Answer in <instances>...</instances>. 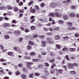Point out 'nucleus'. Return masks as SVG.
Masks as SVG:
<instances>
[{
	"label": "nucleus",
	"mask_w": 79,
	"mask_h": 79,
	"mask_svg": "<svg viewBox=\"0 0 79 79\" xmlns=\"http://www.w3.org/2000/svg\"><path fill=\"white\" fill-rule=\"evenodd\" d=\"M69 50L70 52H75L76 50V49L75 48H69Z\"/></svg>",
	"instance_id": "nucleus-11"
},
{
	"label": "nucleus",
	"mask_w": 79,
	"mask_h": 79,
	"mask_svg": "<svg viewBox=\"0 0 79 79\" xmlns=\"http://www.w3.org/2000/svg\"><path fill=\"white\" fill-rule=\"evenodd\" d=\"M12 23H14L15 24H16V20H12Z\"/></svg>",
	"instance_id": "nucleus-58"
},
{
	"label": "nucleus",
	"mask_w": 79,
	"mask_h": 79,
	"mask_svg": "<svg viewBox=\"0 0 79 79\" xmlns=\"http://www.w3.org/2000/svg\"><path fill=\"white\" fill-rule=\"evenodd\" d=\"M70 39L71 40H74L75 39V36H71L70 37Z\"/></svg>",
	"instance_id": "nucleus-57"
},
{
	"label": "nucleus",
	"mask_w": 79,
	"mask_h": 79,
	"mask_svg": "<svg viewBox=\"0 0 79 79\" xmlns=\"http://www.w3.org/2000/svg\"><path fill=\"white\" fill-rule=\"evenodd\" d=\"M25 31L26 32H28L29 31V30L27 29H25Z\"/></svg>",
	"instance_id": "nucleus-60"
},
{
	"label": "nucleus",
	"mask_w": 79,
	"mask_h": 79,
	"mask_svg": "<svg viewBox=\"0 0 79 79\" xmlns=\"http://www.w3.org/2000/svg\"><path fill=\"white\" fill-rule=\"evenodd\" d=\"M35 75L36 76H39L40 75V74L39 73H35Z\"/></svg>",
	"instance_id": "nucleus-55"
},
{
	"label": "nucleus",
	"mask_w": 79,
	"mask_h": 79,
	"mask_svg": "<svg viewBox=\"0 0 79 79\" xmlns=\"http://www.w3.org/2000/svg\"><path fill=\"white\" fill-rule=\"evenodd\" d=\"M41 77L42 79H47V77H45V76H41Z\"/></svg>",
	"instance_id": "nucleus-45"
},
{
	"label": "nucleus",
	"mask_w": 79,
	"mask_h": 79,
	"mask_svg": "<svg viewBox=\"0 0 79 79\" xmlns=\"http://www.w3.org/2000/svg\"><path fill=\"white\" fill-rule=\"evenodd\" d=\"M19 29H20L22 31H24V27H23V25H21L20 27H19Z\"/></svg>",
	"instance_id": "nucleus-25"
},
{
	"label": "nucleus",
	"mask_w": 79,
	"mask_h": 79,
	"mask_svg": "<svg viewBox=\"0 0 79 79\" xmlns=\"http://www.w3.org/2000/svg\"><path fill=\"white\" fill-rule=\"evenodd\" d=\"M4 38L5 39H10V36L8 35H6L4 36Z\"/></svg>",
	"instance_id": "nucleus-23"
},
{
	"label": "nucleus",
	"mask_w": 79,
	"mask_h": 79,
	"mask_svg": "<svg viewBox=\"0 0 79 79\" xmlns=\"http://www.w3.org/2000/svg\"><path fill=\"white\" fill-rule=\"evenodd\" d=\"M75 15V14L74 13H70L69 14V16L70 17H74Z\"/></svg>",
	"instance_id": "nucleus-19"
},
{
	"label": "nucleus",
	"mask_w": 79,
	"mask_h": 79,
	"mask_svg": "<svg viewBox=\"0 0 79 79\" xmlns=\"http://www.w3.org/2000/svg\"><path fill=\"white\" fill-rule=\"evenodd\" d=\"M15 74L16 76H18L20 74V72L19 71H17L16 72Z\"/></svg>",
	"instance_id": "nucleus-51"
},
{
	"label": "nucleus",
	"mask_w": 79,
	"mask_h": 79,
	"mask_svg": "<svg viewBox=\"0 0 79 79\" xmlns=\"http://www.w3.org/2000/svg\"><path fill=\"white\" fill-rule=\"evenodd\" d=\"M55 66H56V64L54 63H53L51 69H54Z\"/></svg>",
	"instance_id": "nucleus-34"
},
{
	"label": "nucleus",
	"mask_w": 79,
	"mask_h": 79,
	"mask_svg": "<svg viewBox=\"0 0 79 79\" xmlns=\"http://www.w3.org/2000/svg\"><path fill=\"white\" fill-rule=\"evenodd\" d=\"M10 26V24L8 23H5L4 24V26L5 27H8Z\"/></svg>",
	"instance_id": "nucleus-38"
},
{
	"label": "nucleus",
	"mask_w": 79,
	"mask_h": 79,
	"mask_svg": "<svg viewBox=\"0 0 79 79\" xmlns=\"http://www.w3.org/2000/svg\"><path fill=\"white\" fill-rule=\"evenodd\" d=\"M55 31H59V27H54L53 29Z\"/></svg>",
	"instance_id": "nucleus-35"
},
{
	"label": "nucleus",
	"mask_w": 79,
	"mask_h": 79,
	"mask_svg": "<svg viewBox=\"0 0 79 79\" xmlns=\"http://www.w3.org/2000/svg\"><path fill=\"white\" fill-rule=\"evenodd\" d=\"M26 64H27V68L29 69H32V68L31 65L33 64V62H26Z\"/></svg>",
	"instance_id": "nucleus-2"
},
{
	"label": "nucleus",
	"mask_w": 79,
	"mask_h": 79,
	"mask_svg": "<svg viewBox=\"0 0 79 79\" xmlns=\"http://www.w3.org/2000/svg\"><path fill=\"white\" fill-rule=\"evenodd\" d=\"M62 15H63V16L64 20H68V18H69V17H68V16L67 14H62Z\"/></svg>",
	"instance_id": "nucleus-8"
},
{
	"label": "nucleus",
	"mask_w": 79,
	"mask_h": 79,
	"mask_svg": "<svg viewBox=\"0 0 79 79\" xmlns=\"http://www.w3.org/2000/svg\"><path fill=\"white\" fill-rule=\"evenodd\" d=\"M14 10L15 11L17 12V11H18V8L16 7H14Z\"/></svg>",
	"instance_id": "nucleus-37"
},
{
	"label": "nucleus",
	"mask_w": 79,
	"mask_h": 79,
	"mask_svg": "<svg viewBox=\"0 0 79 79\" xmlns=\"http://www.w3.org/2000/svg\"><path fill=\"white\" fill-rule=\"evenodd\" d=\"M68 39H69V37L68 36H65L63 38V39H64V40H68Z\"/></svg>",
	"instance_id": "nucleus-31"
},
{
	"label": "nucleus",
	"mask_w": 79,
	"mask_h": 79,
	"mask_svg": "<svg viewBox=\"0 0 79 79\" xmlns=\"http://www.w3.org/2000/svg\"><path fill=\"white\" fill-rule=\"evenodd\" d=\"M38 69H42L44 68V65L42 64H40L38 66Z\"/></svg>",
	"instance_id": "nucleus-16"
},
{
	"label": "nucleus",
	"mask_w": 79,
	"mask_h": 79,
	"mask_svg": "<svg viewBox=\"0 0 79 79\" xmlns=\"http://www.w3.org/2000/svg\"><path fill=\"white\" fill-rule=\"evenodd\" d=\"M56 46L57 49H60L61 48V46L59 44H56Z\"/></svg>",
	"instance_id": "nucleus-36"
},
{
	"label": "nucleus",
	"mask_w": 79,
	"mask_h": 79,
	"mask_svg": "<svg viewBox=\"0 0 79 79\" xmlns=\"http://www.w3.org/2000/svg\"><path fill=\"white\" fill-rule=\"evenodd\" d=\"M63 11L60 10L58 9L55 10V15L56 17H61L63 14H62ZM62 14V15H61Z\"/></svg>",
	"instance_id": "nucleus-1"
},
{
	"label": "nucleus",
	"mask_w": 79,
	"mask_h": 79,
	"mask_svg": "<svg viewBox=\"0 0 79 79\" xmlns=\"http://www.w3.org/2000/svg\"><path fill=\"white\" fill-rule=\"evenodd\" d=\"M22 70H23V71H24V72H25V73H27V72H28V70L27 69H25L24 68H22Z\"/></svg>",
	"instance_id": "nucleus-30"
},
{
	"label": "nucleus",
	"mask_w": 79,
	"mask_h": 79,
	"mask_svg": "<svg viewBox=\"0 0 79 79\" xmlns=\"http://www.w3.org/2000/svg\"><path fill=\"white\" fill-rule=\"evenodd\" d=\"M27 48L28 49V50H31L32 48V47L31 46L29 45L27 47Z\"/></svg>",
	"instance_id": "nucleus-47"
},
{
	"label": "nucleus",
	"mask_w": 79,
	"mask_h": 79,
	"mask_svg": "<svg viewBox=\"0 0 79 79\" xmlns=\"http://www.w3.org/2000/svg\"><path fill=\"white\" fill-rule=\"evenodd\" d=\"M49 62L50 63H53L55 61V58H52V59L51 60H49Z\"/></svg>",
	"instance_id": "nucleus-42"
},
{
	"label": "nucleus",
	"mask_w": 79,
	"mask_h": 79,
	"mask_svg": "<svg viewBox=\"0 0 79 79\" xmlns=\"http://www.w3.org/2000/svg\"><path fill=\"white\" fill-rule=\"evenodd\" d=\"M39 37L41 39H44L45 38V35H40Z\"/></svg>",
	"instance_id": "nucleus-40"
},
{
	"label": "nucleus",
	"mask_w": 79,
	"mask_h": 79,
	"mask_svg": "<svg viewBox=\"0 0 79 79\" xmlns=\"http://www.w3.org/2000/svg\"><path fill=\"white\" fill-rule=\"evenodd\" d=\"M14 49L15 50V51L18 52L19 53H21L22 52V51L21 50V49L18 47H14Z\"/></svg>",
	"instance_id": "nucleus-4"
},
{
	"label": "nucleus",
	"mask_w": 79,
	"mask_h": 79,
	"mask_svg": "<svg viewBox=\"0 0 79 79\" xmlns=\"http://www.w3.org/2000/svg\"><path fill=\"white\" fill-rule=\"evenodd\" d=\"M70 73L71 74H73V75H75V74H77L76 72L74 71H70Z\"/></svg>",
	"instance_id": "nucleus-21"
},
{
	"label": "nucleus",
	"mask_w": 79,
	"mask_h": 79,
	"mask_svg": "<svg viewBox=\"0 0 79 79\" xmlns=\"http://www.w3.org/2000/svg\"><path fill=\"white\" fill-rule=\"evenodd\" d=\"M30 54L31 56H35V55H36V53H35V52H32L30 53Z\"/></svg>",
	"instance_id": "nucleus-27"
},
{
	"label": "nucleus",
	"mask_w": 79,
	"mask_h": 79,
	"mask_svg": "<svg viewBox=\"0 0 79 79\" xmlns=\"http://www.w3.org/2000/svg\"><path fill=\"white\" fill-rule=\"evenodd\" d=\"M43 72L45 73L46 74L45 75V76H48L49 74V72H48L47 70V68H45L43 70Z\"/></svg>",
	"instance_id": "nucleus-6"
},
{
	"label": "nucleus",
	"mask_w": 79,
	"mask_h": 79,
	"mask_svg": "<svg viewBox=\"0 0 79 79\" xmlns=\"http://www.w3.org/2000/svg\"><path fill=\"white\" fill-rule=\"evenodd\" d=\"M28 44H29V45H34V43H33V42H32L31 41H29Z\"/></svg>",
	"instance_id": "nucleus-28"
},
{
	"label": "nucleus",
	"mask_w": 79,
	"mask_h": 79,
	"mask_svg": "<svg viewBox=\"0 0 79 79\" xmlns=\"http://www.w3.org/2000/svg\"><path fill=\"white\" fill-rule=\"evenodd\" d=\"M51 71H50L51 74H53L54 73V71H55V69H51Z\"/></svg>",
	"instance_id": "nucleus-39"
},
{
	"label": "nucleus",
	"mask_w": 79,
	"mask_h": 79,
	"mask_svg": "<svg viewBox=\"0 0 79 79\" xmlns=\"http://www.w3.org/2000/svg\"><path fill=\"white\" fill-rule=\"evenodd\" d=\"M50 6L51 8H55L56 6V4L55 2H52L50 4Z\"/></svg>",
	"instance_id": "nucleus-7"
},
{
	"label": "nucleus",
	"mask_w": 79,
	"mask_h": 79,
	"mask_svg": "<svg viewBox=\"0 0 79 79\" xmlns=\"http://www.w3.org/2000/svg\"><path fill=\"white\" fill-rule=\"evenodd\" d=\"M65 58L66 59V60H69V58L68 56V55H66L65 56Z\"/></svg>",
	"instance_id": "nucleus-59"
},
{
	"label": "nucleus",
	"mask_w": 79,
	"mask_h": 79,
	"mask_svg": "<svg viewBox=\"0 0 79 79\" xmlns=\"http://www.w3.org/2000/svg\"><path fill=\"white\" fill-rule=\"evenodd\" d=\"M4 19V18H3V17H0V22L2 21H3V20Z\"/></svg>",
	"instance_id": "nucleus-62"
},
{
	"label": "nucleus",
	"mask_w": 79,
	"mask_h": 79,
	"mask_svg": "<svg viewBox=\"0 0 79 79\" xmlns=\"http://www.w3.org/2000/svg\"><path fill=\"white\" fill-rule=\"evenodd\" d=\"M43 29L45 31H48V29L46 27H44L43 28Z\"/></svg>",
	"instance_id": "nucleus-50"
},
{
	"label": "nucleus",
	"mask_w": 79,
	"mask_h": 79,
	"mask_svg": "<svg viewBox=\"0 0 79 79\" xmlns=\"http://www.w3.org/2000/svg\"><path fill=\"white\" fill-rule=\"evenodd\" d=\"M34 77V73H31L30 74V75H29V77L30 78H33Z\"/></svg>",
	"instance_id": "nucleus-24"
},
{
	"label": "nucleus",
	"mask_w": 79,
	"mask_h": 79,
	"mask_svg": "<svg viewBox=\"0 0 79 79\" xmlns=\"http://www.w3.org/2000/svg\"><path fill=\"white\" fill-rule=\"evenodd\" d=\"M73 65L74 66H76V67H77V66H78V64H77L75 63L73 64Z\"/></svg>",
	"instance_id": "nucleus-48"
},
{
	"label": "nucleus",
	"mask_w": 79,
	"mask_h": 79,
	"mask_svg": "<svg viewBox=\"0 0 79 79\" xmlns=\"http://www.w3.org/2000/svg\"><path fill=\"white\" fill-rule=\"evenodd\" d=\"M72 24L71 22H69L67 23V25L68 26H71Z\"/></svg>",
	"instance_id": "nucleus-33"
},
{
	"label": "nucleus",
	"mask_w": 79,
	"mask_h": 79,
	"mask_svg": "<svg viewBox=\"0 0 79 79\" xmlns=\"http://www.w3.org/2000/svg\"><path fill=\"white\" fill-rule=\"evenodd\" d=\"M23 5V2L22 1H21L19 4V6H22Z\"/></svg>",
	"instance_id": "nucleus-63"
},
{
	"label": "nucleus",
	"mask_w": 79,
	"mask_h": 79,
	"mask_svg": "<svg viewBox=\"0 0 79 79\" xmlns=\"http://www.w3.org/2000/svg\"><path fill=\"white\" fill-rule=\"evenodd\" d=\"M49 16H52V17H55V13H54L51 12L48 14Z\"/></svg>",
	"instance_id": "nucleus-14"
},
{
	"label": "nucleus",
	"mask_w": 79,
	"mask_h": 79,
	"mask_svg": "<svg viewBox=\"0 0 79 79\" xmlns=\"http://www.w3.org/2000/svg\"><path fill=\"white\" fill-rule=\"evenodd\" d=\"M20 77H22V79H26L27 78V76L25 74H21L20 75Z\"/></svg>",
	"instance_id": "nucleus-10"
},
{
	"label": "nucleus",
	"mask_w": 79,
	"mask_h": 79,
	"mask_svg": "<svg viewBox=\"0 0 79 79\" xmlns=\"http://www.w3.org/2000/svg\"><path fill=\"white\" fill-rule=\"evenodd\" d=\"M39 20L41 22H44V23H47L48 21V19H39Z\"/></svg>",
	"instance_id": "nucleus-9"
},
{
	"label": "nucleus",
	"mask_w": 79,
	"mask_h": 79,
	"mask_svg": "<svg viewBox=\"0 0 79 79\" xmlns=\"http://www.w3.org/2000/svg\"><path fill=\"white\" fill-rule=\"evenodd\" d=\"M35 18V16H31L30 17L31 19H33L31 20V23H33V22H34V21H35V18Z\"/></svg>",
	"instance_id": "nucleus-12"
},
{
	"label": "nucleus",
	"mask_w": 79,
	"mask_h": 79,
	"mask_svg": "<svg viewBox=\"0 0 79 79\" xmlns=\"http://www.w3.org/2000/svg\"><path fill=\"white\" fill-rule=\"evenodd\" d=\"M38 37V35L37 34H35L33 35V38H36V37Z\"/></svg>",
	"instance_id": "nucleus-53"
},
{
	"label": "nucleus",
	"mask_w": 79,
	"mask_h": 79,
	"mask_svg": "<svg viewBox=\"0 0 79 79\" xmlns=\"http://www.w3.org/2000/svg\"><path fill=\"white\" fill-rule=\"evenodd\" d=\"M35 9H36V10H39V6L37 5L35 6Z\"/></svg>",
	"instance_id": "nucleus-61"
},
{
	"label": "nucleus",
	"mask_w": 79,
	"mask_h": 79,
	"mask_svg": "<svg viewBox=\"0 0 79 79\" xmlns=\"http://www.w3.org/2000/svg\"><path fill=\"white\" fill-rule=\"evenodd\" d=\"M7 8L8 10H12L13 9V7L10 5H8L7 6Z\"/></svg>",
	"instance_id": "nucleus-29"
},
{
	"label": "nucleus",
	"mask_w": 79,
	"mask_h": 79,
	"mask_svg": "<svg viewBox=\"0 0 79 79\" xmlns=\"http://www.w3.org/2000/svg\"><path fill=\"white\" fill-rule=\"evenodd\" d=\"M58 23L60 24H64V21L62 20H59L58 21Z\"/></svg>",
	"instance_id": "nucleus-20"
},
{
	"label": "nucleus",
	"mask_w": 79,
	"mask_h": 79,
	"mask_svg": "<svg viewBox=\"0 0 79 79\" xmlns=\"http://www.w3.org/2000/svg\"><path fill=\"white\" fill-rule=\"evenodd\" d=\"M46 40L49 44H54V41H53V38L48 37L47 38Z\"/></svg>",
	"instance_id": "nucleus-3"
},
{
	"label": "nucleus",
	"mask_w": 79,
	"mask_h": 79,
	"mask_svg": "<svg viewBox=\"0 0 79 79\" xmlns=\"http://www.w3.org/2000/svg\"><path fill=\"white\" fill-rule=\"evenodd\" d=\"M63 51H66V52H67L68 51V49L67 48H64L62 49Z\"/></svg>",
	"instance_id": "nucleus-41"
},
{
	"label": "nucleus",
	"mask_w": 79,
	"mask_h": 79,
	"mask_svg": "<svg viewBox=\"0 0 79 79\" xmlns=\"http://www.w3.org/2000/svg\"><path fill=\"white\" fill-rule=\"evenodd\" d=\"M19 42H21L23 41V38H20L19 39Z\"/></svg>",
	"instance_id": "nucleus-56"
},
{
	"label": "nucleus",
	"mask_w": 79,
	"mask_h": 79,
	"mask_svg": "<svg viewBox=\"0 0 79 79\" xmlns=\"http://www.w3.org/2000/svg\"><path fill=\"white\" fill-rule=\"evenodd\" d=\"M0 61L2 62H3V61H6V60H5L4 59L2 58L0 59Z\"/></svg>",
	"instance_id": "nucleus-54"
},
{
	"label": "nucleus",
	"mask_w": 79,
	"mask_h": 79,
	"mask_svg": "<svg viewBox=\"0 0 79 79\" xmlns=\"http://www.w3.org/2000/svg\"><path fill=\"white\" fill-rule=\"evenodd\" d=\"M7 55L10 56H13V52H7Z\"/></svg>",
	"instance_id": "nucleus-18"
},
{
	"label": "nucleus",
	"mask_w": 79,
	"mask_h": 79,
	"mask_svg": "<svg viewBox=\"0 0 79 79\" xmlns=\"http://www.w3.org/2000/svg\"><path fill=\"white\" fill-rule=\"evenodd\" d=\"M73 64H69L68 65V68L69 69H71L73 68Z\"/></svg>",
	"instance_id": "nucleus-22"
},
{
	"label": "nucleus",
	"mask_w": 79,
	"mask_h": 79,
	"mask_svg": "<svg viewBox=\"0 0 79 79\" xmlns=\"http://www.w3.org/2000/svg\"><path fill=\"white\" fill-rule=\"evenodd\" d=\"M37 27H41L42 26V25L40 23H38L36 24Z\"/></svg>",
	"instance_id": "nucleus-46"
},
{
	"label": "nucleus",
	"mask_w": 79,
	"mask_h": 79,
	"mask_svg": "<svg viewBox=\"0 0 79 79\" xmlns=\"http://www.w3.org/2000/svg\"><path fill=\"white\" fill-rule=\"evenodd\" d=\"M21 31L19 30L16 31H14L15 34L17 36H19L21 35Z\"/></svg>",
	"instance_id": "nucleus-5"
},
{
	"label": "nucleus",
	"mask_w": 79,
	"mask_h": 79,
	"mask_svg": "<svg viewBox=\"0 0 79 79\" xmlns=\"http://www.w3.org/2000/svg\"><path fill=\"white\" fill-rule=\"evenodd\" d=\"M55 40H59L60 39V36L58 35H57L55 36Z\"/></svg>",
	"instance_id": "nucleus-17"
},
{
	"label": "nucleus",
	"mask_w": 79,
	"mask_h": 79,
	"mask_svg": "<svg viewBox=\"0 0 79 79\" xmlns=\"http://www.w3.org/2000/svg\"><path fill=\"white\" fill-rule=\"evenodd\" d=\"M32 3H33V1H31L28 3L29 6H31V5L32 4Z\"/></svg>",
	"instance_id": "nucleus-52"
},
{
	"label": "nucleus",
	"mask_w": 79,
	"mask_h": 79,
	"mask_svg": "<svg viewBox=\"0 0 79 79\" xmlns=\"http://www.w3.org/2000/svg\"><path fill=\"white\" fill-rule=\"evenodd\" d=\"M67 29L69 30H75V29H76V28L73 27H68Z\"/></svg>",
	"instance_id": "nucleus-15"
},
{
	"label": "nucleus",
	"mask_w": 79,
	"mask_h": 79,
	"mask_svg": "<svg viewBox=\"0 0 79 79\" xmlns=\"http://www.w3.org/2000/svg\"><path fill=\"white\" fill-rule=\"evenodd\" d=\"M42 55H46L47 54V52H41Z\"/></svg>",
	"instance_id": "nucleus-43"
},
{
	"label": "nucleus",
	"mask_w": 79,
	"mask_h": 79,
	"mask_svg": "<svg viewBox=\"0 0 79 79\" xmlns=\"http://www.w3.org/2000/svg\"><path fill=\"white\" fill-rule=\"evenodd\" d=\"M42 44H44L46 45V44H47V42L46 41H42Z\"/></svg>",
	"instance_id": "nucleus-49"
},
{
	"label": "nucleus",
	"mask_w": 79,
	"mask_h": 79,
	"mask_svg": "<svg viewBox=\"0 0 79 79\" xmlns=\"http://www.w3.org/2000/svg\"><path fill=\"white\" fill-rule=\"evenodd\" d=\"M45 64L46 66H47V67L49 66V64L47 63H45Z\"/></svg>",
	"instance_id": "nucleus-64"
},
{
	"label": "nucleus",
	"mask_w": 79,
	"mask_h": 79,
	"mask_svg": "<svg viewBox=\"0 0 79 79\" xmlns=\"http://www.w3.org/2000/svg\"><path fill=\"white\" fill-rule=\"evenodd\" d=\"M32 6L31 7V10H30V12L31 13H34L35 12V10L34 9H32Z\"/></svg>",
	"instance_id": "nucleus-13"
},
{
	"label": "nucleus",
	"mask_w": 79,
	"mask_h": 79,
	"mask_svg": "<svg viewBox=\"0 0 79 79\" xmlns=\"http://www.w3.org/2000/svg\"><path fill=\"white\" fill-rule=\"evenodd\" d=\"M31 30H35V26H32L31 27Z\"/></svg>",
	"instance_id": "nucleus-32"
},
{
	"label": "nucleus",
	"mask_w": 79,
	"mask_h": 79,
	"mask_svg": "<svg viewBox=\"0 0 79 79\" xmlns=\"http://www.w3.org/2000/svg\"><path fill=\"white\" fill-rule=\"evenodd\" d=\"M63 70L62 69H59L58 70V73H60L61 74V73H62V72L63 71Z\"/></svg>",
	"instance_id": "nucleus-44"
},
{
	"label": "nucleus",
	"mask_w": 79,
	"mask_h": 79,
	"mask_svg": "<svg viewBox=\"0 0 79 79\" xmlns=\"http://www.w3.org/2000/svg\"><path fill=\"white\" fill-rule=\"evenodd\" d=\"M0 10H6V7L5 6H1L0 7Z\"/></svg>",
	"instance_id": "nucleus-26"
}]
</instances>
